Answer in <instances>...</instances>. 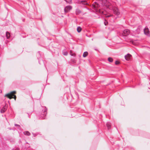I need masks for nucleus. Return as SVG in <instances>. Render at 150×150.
I'll return each mask as SVG.
<instances>
[{
	"label": "nucleus",
	"mask_w": 150,
	"mask_h": 150,
	"mask_svg": "<svg viewBox=\"0 0 150 150\" xmlns=\"http://www.w3.org/2000/svg\"><path fill=\"white\" fill-rule=\"evenodd\" d=\"M12 150H19V149L18 148H16L15 149H12Z\"/></svg>",
	"instance_id": "cd10ccee"
},
{
	"label": "nucleus",
	"mask_w": 150,
	"mask_h": 150,
	"mask_svg": "<svg viewBox=\"0 0 150 150\" xmlns=\"http://www.w3.org/2000/svg\"><path fill=\"white\" fill-rule=\"evenodd\" d=\"M81 12V11L79 8H77L76 10V15L80 14Z\"/></svg>",
	"instance_id": "9b49d317"
},
{
	"label": "nucleus",
	"mask_w": 150,
	"mask_h": 150,
	"mask_svg": "<svg viewBox=\"0 0 150 150\" xmlns=\"http://www.w3.org/2000/svg\"><path fill=\"white\" fill-rule=\"evenodd\" d=\"M144 34L148 37H150V31L148 28L146 27L144 29Z\"/></svg>",
	"instance_id": "20e7f679"
},
{
	"label": "nucleus",
	"mask_w": 150,
	"mask_h": 150,
	"mask_svg": "<svg viewBox=\"0 0 150 150\" xmlns=\"http://www.w3.org/2000/svg\"><path fill=\"white\" fill-rule=\"evenodd\" d=\"M81 29H81V28L80 26H79L77 28V31L78 33H80L81 31Z\"/></svg>",
	"instance_id": "a211bd4d"
},
{
	"label": "nucleus",
	"mask_w": 150,
	"mask_h": 150,
	"mask_svg": "<svg viewBox=\"0 0 150 150\" xmlns=\"http://www.w3.org/2000/svg\"><path fill=\"white\" fill-rule=\"evenodd\" d=\"M27 114L28 115V117L30 118V116L29 113H27Z\"/></svg>",
	"instance_id": "c85d7f7f"
},
{
	"label": "nucleus",
	"mask_w": 150,
	"mask_h": 150,
	"mask_svg": "<svg viewBox=\"0 0 150 150\" xmlns=\"http://www.w3.org/2000/svg\"><path fill=\"white\" fill-rule=\"evenodd\" d=\"M88 52L87 51L85 52L83 54V56L84 57H86L88 55Z\"/></svg>",
	"instance_id": "4468645a"
},
{
	"label": "nucleus",
	"mask_w": 150,
	"mask_h": 150,
	"mask_svg": "<svg viewBox=\"0 0 150 150\" xmlns=\"http://www.w3.org/2000/svg\"><path fill=\"white\" fill-rule=\"evenodd\" d=\"M23 134L27 136H30V133L28 131H25L23 132Z\"/></svg>",
	"instance_id": "ddd939ff"
},
{
	"label": "nucleus",
	"mask_w": 150,
	"mask_h": 150,
	"mask_svg": "<svg viewBox=\"0 0 150 150\" xmlns=\"http://www.w3.org/2000/svg\"><path fill=\"white\" fill-rule=\"evenodd\" d=\"M98 6L99 4L96 2H95L92 5V7L95 9H96Z\"/></svg>",
	"instance_id": "1a4fd4ad"
},
{
	"label": "nucleus",
	"mask_w": 150,
	"mask_h": 150,
	"mask_svg": "<svg viewBox=\"0 0 150 150\" xmlns=\"http://www.w3.org/2000/svg\"><path fill=\"white\" fill-rule=\"evenodd\" d=\"M6 36L7 39H8L10 37L9 33L8 32H6Z\"/></svg>",
	"instance_id": "6ab92c4d"
},
{
	"label": "nucleus",
	"mask_w": 150,
	"mask_h": 150,
	"mask_svg": "<svg viewBox=\"0 0 150 150\" xmlns=\"http://www.w3.org/2000/svg\"><path fill=\"white\" fill-rule=\"evenodd\" d=\"M62 53L65 56L67 55L68 54V53L66 51H63L62 52Z\"/></svg>",
	"instance_id": "412c9836"
},
{
	"label": "nucleus",
	"mask_w": 150,
	"mask_h": 150,
	"mask_svg": "<svg viewBox=\"0 0 150 150\" xmlns=\"http://www.w3.org/2000/svg\"><path fill=\"white\" fill-rule=\"evenodd\" d=\"M105 16L106 18H108L112 16V15L111 14H105Z\"/></svg>",
	"instance_id": "aec40b11"
},
{
	"label": "nucleus",
	"mask_w": 150,
	"mask_h": 150,
	"mask_svg": "<svg viewBox=\"0 0 150 150\" xmlns=\"http://www.w3.org/2000/svg\"><path fill=\"white\" fill-rule=\"evenodd\" d=\"M105 21L104 22V24L105 25H107L108 24V22L105 19Z\"/></svg>",
	"instance_id": "5701e85b"
},
{
	"label": "nucleus",
	"mask_w": 150,
	"mask_h": 150,
	"mask_svg": "<svg viewBox=\"0 0 150 150\" xmlns=\"http://www.w3.org/2000/svg\"><path fill=\"white\" fill-rule=\"evenodd\" d=\"M6 110V109L4 107L1 110L0 112L1 113H4Z\"/></svg>",
	"instance_id": "f8f14e48"
},
{
	"label": "nucleus",
	"mask_w": 150,
	"mask_h": 150,
	"mask_svg": "<svg viewBox=\"0 0 150 150\" xmlns=\"http://www.w3.org/2000/svg\"><path fill=\"white\" fill-rule=\"evenodd\" d=\"M130 31L128 29H126L124 30L123 31V33L124 36H127L130 34Z\"/></svg>",
	"instance_id": "423d86ee"
},
{
	"label": "nucleus",
	"mask_w": 150,
	"mask_h": 150,
	"mask_svg": "<svg viewBox=\"0 0 150 150\" xmlns=\"http://www.w3.org/2000/svg\"><path fill=\"white\" fill-rule=\"evenodd\" d=\"M79 1L80 4H82L85 5L88 4V3L86 2V0H79Z\"/></svg>",
	"instance_id": "9d476101"
},
{
	"label": "nucleus",
	"mask_w": 150,
	"mask_h": 150,
	"mask_svg": "<svg viewBox=\"0 0 150 150\" xmlns=\"http://www.w3.org/2000/svg\"><path fill=\"white\" fill-rule=\"evenodd\" d=\"M132 56L129 54H127L125 56V59L127 61H129L131 59Z\"/></svg>",
	"instance_id": "0eeeda50"
},
{
	"label": "nucleus",
	"mask_w": 150,
	"mask_h": 150,
	"mask_svg": "<svg viewBox=\"0 0 150 150\" xmlns=\"http://www.w3.org/2000/svg\"><path fill=\"white\" fill-rule=\"evenodd\" d=\"M37 58L38 60V62L40 64H41L42 63H44V61L43 60H42L41 58V54L40 53V51H38V52L37 54Z\"/></svg>",
	"instance_id": "7ed1b4c3"
},
{
	"label": "nucleus",
	"mask_w": 150,
	"mask_h": 150,
	"mask_svg": "<svg viewBox=\"0 0 150 150\" xmlns=\"http://www.w3.org/2000/svg\"><path fill=\"white\" fill-rule=\"evenodd\" d=\"M106 126L108 129H110L111 128V125L110 123H107L106 124Z\"/></svg>",
	"instance_id": "2eb2a0df"
},
{
	"label": "nucleus",
	"mask_w": 150,
	"mask_h": 150,
	"mask_svg": "<svg viewBox=\"0 0 150 150\" xmlns=\"http://www.w3.org/2000/svg\"><path fill=\"white\" fill-rule=\"evenodd\" d=\"M47 108H46V107H43V109L42 111V116H41L42 117L43 119H45V118H43L45 116H46L47 114Z\"/></svg>",
	"instance_id": "f03ea898"
},
{
	"label": "nucleus",
	"mask_w": 150,
	"mask_h": 150,
	"mask_svg": "<svg viewBox=\"0 0 150 150\" xmlns=\"http://www.w3.org/2000/svg\"><path fill=\"white\" fill-rule=\"evenodd\" d=\"M70 54L71 56H74V57H75V54L74 53H73L72 52L71 50L70 51Z\"/></svg>",
	"instance_id": "4be33fe9"
},
{
	"label": "nucleus",
	"mask_w": 150,
	"mask_h": 150,
	"mask_svg": "<svg viewBox=\"0 0 150 150\" xmlns=\"http://www.w3.org/2000/svg\"><path fill=\"white\" fill-rule=\"evenodd\" d=\"M16 92L15 91L11 92L10 93L6 94L5 95V96L7 97L10 99L14 98L15 100H16V95H13V93H16Z\"/></svg>",
	"instance_id": "f257e3e1"
},
{
	"label": "nucleus",
	"mask_w": 150,
	"mask_h": 150,
	"mask_svg": "<svg viewBox=\"0 0 150 150\" xmlns=\"http://www.w3.org/2000/svg\"><path fill=\"white\" fill-rule=\"evenodd\" d=\"M15 126L16 127H18V129H19V128L20 127V126L19 125L17 124H15Z\"/></svg>",
	"instance_id": "393cba45"
},
{
	"label": "nucleus",
	"mask_w": 150,
	"mask_h": 150,
	"mask_svg": "<svg viewBox=\"0 0 150 150\" xmlns=\"http://www.w3.org/2000/svg\"><path fill=\"white\" fill-rule=\"evenodd\" d=\"M72 61L74 63H76V61H75V60H74V59L72 60Z\"/></svg>",
	"instance_id": "a878e982"
},
{
	"label": "nucleus",
	"mask_w": 150,
	"mask_h": 150,
	"mask_svg": "<svg viewBox=\"0 0 150 150\" xmlns=\"http://www.w3.org/2000/svg\"><path fill=\"white\" fill-rule=\"evenodd\" d=\"M33 136L34 137H35L37 135V134H34L33 133Z\"/></svg>",
	"instance_id": "bb28decb"
},
{
	"label": "nucleus",
	"mask_w": 150,
	"mask_h": 150,
	"mask_svg": "<svg viewBox=\"0 0 150 150\" xmlns=\"http://www.w3.org/2000/svg\"><path fill=\"white\" fill-rule=\"evenodd\" d=\"M142 28V26L141 25H139L138 26L137 29L136 30V31H137V32H139L140 29Z\"/></svg>",
	"instance_id": "dca6fc26"
},
{
	"label": "nucleus",
	"mask_w": 150,
	"mask_h": 150,
	"mask_svg": "<svg viewBox=\"0 0 150 150\" xmlns=\"http://www.w3.org/2000/svg\"><path fill=\"white\" fill-rule=\"evenodd\" d=\"M72 6H67L64 8V10L65 13H67L71 9Z\"/></svg>",
	"instance_id": "39448f33"
},
{
	"label": "nucleus",
	"mask_w": 150,
	"mask_h": 150,
	"mask_svg": "<svg viewBox=\"0 0 150 150\" xmlns=\"http://www.w3.org/2000/svg\"><path fill=\"white\" fill-rule=\"evenodd\" d=\"M108 60L110 62H112L113 61V59L111 57H108Z\"/></svg>",
	"instance_id": "f3484780"
},
{
	"label": "nucleus",
	"mask_w": 150,
	"mask_h": 150,
	"mask_svg": "<svg viewBox=\"0 0 150 150\" xmlns=\"http://www.w3.org/2000/svg\"><path fill=\"white\" fill-rule=\"evenodd\" d=\"M115 64L116 65H118L120 64V62L118 61H116L115 62Z\"/></svg>",
	"instance_id": "b1692460"
},
{
	"label": "nucleus",
	"mask_w": 150,
	"mask_h": 150,
	"mask_svg": "<svg viewBox=\"0 0 150 150\" xmlns=\"http://www.w3.org/2000/svg\"><path fill=\"white\" fill-rule=\"evenodd\" d=\"M113 11L114 13L117 16L119 15L120 13L118 9L117 8H114Z\"/></svg>",
	"instance_id": "6e6552de"
}]
</instances>
